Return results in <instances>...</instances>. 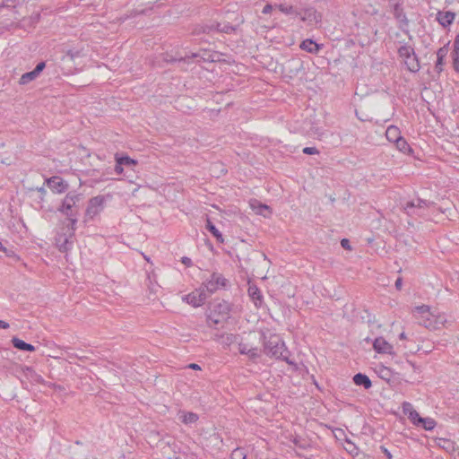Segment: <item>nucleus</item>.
Instances as JSON below:
<instances>
[{
  "label": "nucleus",
  "mask_w": 459,
  "mask_h": 459,
  "mask_svg": "<svg viewBox=\"0 0 459 459\" xmlns=\"http://www.w3.org/2000/svg\"><path fill=\"white\" fill-rule=\"evenodd\" d=\"M413 313L419 324L429 330H439L441 327L450 325L445 313L437 309L432 310L427 305L415 307Z\"/></svg>",
  "instance_id": "nucleus-1"
},
{
  "label": "nucleus",
  "mask_w": 459,
  "mask_h": 459,
  "mask_svg": "<svg viewBox=\"0 0 459 459\" xmlns=\"http://www.w3.org/2000/svg\"><path fill=\"white\" fill-rule=\"evenodd\" d=\"M76 218H69L66 227L63 228L56 237V246L60 252L66 253L73 248Z\"/></svg>",
  "instance_id": "nucleus-2"
},
{
  "label": "nucleus",
  "mask_w": 459,
  "mask_h": 459,
  "mask_svg": "<svg viewBox=\"0 0 459 459\" xmlns=\"http://www.w3.org/2000/svg\"><path fill=\"white\" fill-rule=\"evenodd\" d=\"M264 351L267 355L274 357L276 359H281L288 363L291 364V361L288 360V353L284 342L281 341L279 335L271 334L264 342Z\"/></svg>",
  "instance_id": "nucleus-3"
},
{
  "label": "nucleus",
  "mask_w": 459,
  "mask_h": 459,
  "mask_svg": "<svg viewBox=\"0 0 459 459\" xmlns=\"http://www.w3.org/2000/svg\"><path fill=\"white\" fill-rule=\"evenodd\" d=\"M110 198V195H97L91 198L86 209V216L90 219H93L95 216L100 214L103 211L107 200Z\"/></svg>",
  "instance_id": "nucleus-4"
},
{
  "label": "nucleus",
  "mask_w": 459,
  "mask_h": 459,
  "mask_svg": "<svg viewBox=\"0 0 459 459\" xmlns=\"http://www.w3.org/2000/svg\"><path fill=\"white\" fill-rule=\"evenodd\" d=\"M227 281H228L221 274L213 273L211 276V279L207 281L204 286H202V288L205 290L209 297L220 288L225 287Z\"/></svg>",
  "instance_id": "nucleus-5"
},
{
  "label": "nucleus",
  "mask_w": 459,
  "mask_h": 459,
  "mask_svg": "<svg viewBox=\"0 0 459 459\" xmlns=\"http://www.w3.org/2000/svg\"><path fill=\"white\" fill-rule=\"evenodd\" d=\"M208 299V294L202 287L183 297V300L193 307L202 306Z\"/></svg>",
  "instance_id": "nucleus-6"
},
{
  "label": "nucleus",
  "mask_w": 459,
  "mask_h": 459,
  "mask_svg": "<svg viewBox=\"0 0 459 459\" xmlns=\"http://www.w3.org/2000/svg\"><path fill=\"white\" fill-rule=\"evenodd\" d=\"M78 201H79V196L77 195L68 194L65 197L62 206L59 208V211L67 216V220L69 218H74L71 210L74 206L76 202H78Z\"/></svg>",
  "instance_id": "nucleus-7"
},
{
  "label": "nucleus",
  "mask_w": 459,
  "mask_h": 459,
  "mask_svg": "<svg viewBox=\"0 0 459 459\" xmlns=\"http://www.w3.org/2000/svg\"><path fill=\"white\" fill-rule=\"evenodd\" d=\"M300 19L309 24H317L321 22V14L316 12L313 7H308L300 13Z\"/></svg>",
  "instance_id": "nucleus-8"
},
{
  "label": "nucleus",
  "mask_w": 459,
  "mask_h": 459,
  "mask_svg": "<svg viewBox=\"0 0 459 459\" xmlns=\"http://www.w3.org/2000/svg\"><path fill=\"white\" fill-rule=\"evenodd\" d=\"M373 348L377 353L393 354L394 347L383 337L376 338L373 342Z\"/></svg>",
  "instance_id": "nucleus-9"
},
{
  "label": "nucleus",
  "mask_w": 459,
  "mask_h": 459,
  "mask_svg": "<svg viewBox=\"0 0 459 459\" xmlns=\"http://www.w3.org/2000/svg\"><path fill=\"white\" fill-rule=\"evenodd\" d=\"M212 30H216L219 32L230 33L235 30V27L230 25L229 23H212L210 26H205L203 28V32H210Z\"/></svg>",
  "instance_id": "nucleus-10"
},
{
  "label": "nucleus",
  "mask_w": 459,
  "mask_h": 459,
  "mask_svg": "<svg viewBox=\"0 0 459 459\" xmlns=\"http://www.w3.org/2000/svg\"><path fill=\"white\" fill-rule=\"evenodd\" d=\"M48 186L56 193H63L67 188V185L58 177L48 179Z\"/></svg>",
  "instance_id": "nucleus-11"
},
{
  "label": "nucleus",
  "mask_w": 459,
  "mask_h": 459,
  "mask_svg": "<svg viewBox=\"0 0 459 459\" xmlns=\"http://www.w3.org/2000/svg\"><path fill=\"white\" fill-rule=\"evenodd\" d=\"M250 207L256 214L263 215L264 217H269L272 213L270 207L266 204L259 203L257 200L250 201Z\"/></svg>",
  "instance_id": "nucleus-12"
},
{
  "label": "nucleus",
  "mask_w": 459,
  "mask_h": 459,
  "mask_svg": "<svg viewBox=\"0 0 459 459\" xmlns=\"http://www.w3.org/2000/svg\"><path fill=\"white\" fill-rule=\"evenodd\" d=\"M248 295L255 302V307H259L263 303V296L260 290L255 285H250L248 288Z\"/></svg>",
  "instance_id": "nucleus-13"
},
{
  "label": "nucleus",
  "mask_w": 459,
  "mask_h": 459,
  "mask_svg": "<svg viewBox=\"0 0 459 459\" xmlns=\"http://www.w3.org/2000/svg\"><path fill=\"white\" fill-rule=\"evenodd\" d=\"M403 61L404 62L409 71L416 73L420 70V63L414 52Z\"/></svg>",
  "instance_id": "nucleus-14"
},
{
  "label": "nucleus",
  "mask_w": 459,
  "mask_h": 459,
  "mask_svg": "<svg viewBox=\"0 0 459 459\" xmlns=\"http://www.w3.org/2000/svg\"><path fill=\"white\" fill-rule=\"evenodd\" d=\"M437 19L442 26L446 27L453 22L455 13L452 12H438Z\"/></svg>",
  "instance_id": "nucleus-15"
},
{
  "label": "nucleus",
  "mask_w": 459,
  "mask_h": 459,
  "mask_svg": "<svg viewBox=\"0 0 459 459\" xmlns=\"http://www.w3.org/2000/svg\"><path fill=\"white\" fill-rule=\"evenodd\" d=\"M353 381L357 385H361L365 389H369L372 385L369 377L364 374L358 373L353 377Z\"/></svg>",
  "instance_id": "nucleus-16"
},
{
  "label": "nucleus",
  "mask_w": 459,
  "mask_h": 459,
  "mask_svg": "<svg viewBox=\"0 0 459 459\" xmlns=\"http://www.w3.org/2000/svg\"><path fill=\"white\" fill-rule=\"evenodd\" d=\"M282 13L286 15H295L299 16L300 15V12L298 11V9L293 6L292 4H287L286 3H282L280 4L275 5Z\"/></svg>",
  "instance_id": "nucleus-17"
},
{
  "label": "nucleus",
  "mask_w": 459,
  "mask_h": 459,
  "mask_svg": "<svg viewBox=\"0 0 459 459\" xmlns=\"http://www.w3.org/2000/svg\"><path fill=\"white\" fill-rule=\"evenodd\" d=\"M300 48L309 53L316 54L320 50L321 46L312 39H306L300 44Z\"/></svg>",
  "instance_id": "nucleus-18"
},
{
  "label": "nucleus",
  "mask_w": 459,
  "mask_h": 459,
  "mask_svg": "<svg viewBox=\"0 0 459 459\" xmlns=\"http://www.w3.org/2000/svg\"><path fill=\"white\" fill-rule=\"evenodd\" d=\"M11 342H12L13 345L18 350L27 351H35V347L33 345L27 343L24 341H22L17 337H13Z\"/></svg>",
  "instance_id": "nucleus-19"
},
{
  "label": "nucleus",
  "mask_w": 459,
  "mask_h": 459,
  "mask_svg": "<svg viewBox=\"0 0 459 459\" xmlns=\"http://www.w3.org/2000/svg\"><path fill=\"white\" fill-rule=\"evenodd\" d=\"M453 66L454 69L459 72V34L455 37L454 41V50H453Z\"/></svg>",
  "instance_id": "nucleus-20"
},
{
  "label": "nucleus",
  "mask_w": 459,
  "mask_h": 459,
  "mask_svg": "<svg viewBox=\"0 0 459 459\" xmlns=\"http://www.w3.org/2000/svg\"><path fill=\"white\" fill-rule=\"evenodd\" d=\"M385 136L389 142L395 143L397 140H399L402 136L400 135V130L397 126H390L386 129Z\"/></svg>",
  "instance_id": "nucleus-21"
},
{
  "label": "nucleus",
  "mask_w": 459,
  "mask_h": 459,
  "mask_svg": "<svg viewBox=\"0 0 459 459\" xmlns=\"http://www.w3.org/2000/svg\"><path fill=\"white\" fill-rule=\"evenodd\" d=\"M25 377L31 382L42 383L43 378L31 368L26 367L23 370Z\"/></svg>",
  "instance_id": "nucleus-22"
},
{
  "label": "nucleus",
  "mask_w": 459,
  "mask_h": 459,
  "mask_svg": "<svg viewBox=\"0 0 459 459\" xmlns=\"http://www.w3.org/2000/svg\"><path fill=\"white\" fill-rule=\"evenodd\" d=\"M179 419L185 424H192L197 421L198 415L194 412L180 411Z\"/></svg>",
  "instance_id": "nucleus-23"
},
{
  "label": "nucleus",
  "mask_w": 459,
  "mask_h": 459,
  "mask_svg": "<svg viewBox=\"0 0 459 459\" xmlns=\"http://www.w3.org/2000/svg\"><path fill=\"white\" fill-rule=\"evenodd\" d=\"M206 229L213 235V237L216 238L218 242H224L222 234L217 230V228L212 224V222L209 219H207Z\"/></svg>",
  "instance_id": "nucleus-24"
},
{
  "label": "nucleus",
  "mask_w": 459,
  "mask_h": 459,
  "mask_svg": "<svg viewBox=\"0 0 459 459\" xmlns=\"http://www.w3.org/2000/svg\"><path fill=\"white\" fill-rule=\"evenodd\" d=\"M197 57H200L201 59H203L204 61L209 59L208 57L201 56L199 53H192L191 56H186L184 57H179V58H173V57H170L169 59L166 58L165 61L166 62H178V63L184 62L185 63V62H188V60L190 58H197Z\"/></svg>",
  "instance_id": "nucleus-25"
},
{
  "label": "nucleus",
  "mask_w": 459,
  "mask_h": 459,
  "mask_svg": "<svg viewBox=\"0 0 459 459\" xmlns=\"http://www.w3.org/2000/svg\"><path fill=\"white\" fill-rule=\"evenodd\" d=\"M428 206V204L425 200H422V199H417V200H413V201H411V202H408L405 206H404V210L410 213V210L412 209V208H424V207H427Z\"/></svg>",
  "instance_id": "nucleus-26"
},
{
  "label": "nucleus",
  "mask_w": 459,
  "mask_h": 459,
  "mask_svg": "<svg viewBox=\"0 0 459 459\" xmlns=\"http://www.w3.org/2000/svg\"><path fill=\"white\" fill-rule=\"evenodd\" d=\"M38 77L39 75L34 71L25 73L21 76L19 80V84L26 85L29 82L36 80Z\"/></svg>",
  "instance_id": "nucleus-27"
},
{
  "label": "nucleus",
  "mask_w": 459,
  "mask_h": 459,
  "mask_svg": "<svg viewBox=\"0 0 459 459\" xmlns=\"http://www.w3.org/2000/svg\"><path fill=\"white\" fill-rule=\"evenodd\" d=\"M419 426L422 427L426 430H431L436 426V421L431 418H420L419 419Z\"/></svg>",
  "instance_id": "nucleus-28"
},
{
  "label": "nucleus",
  "mask_w": 459,
  "mask_h": 459,
  "mask_svg": "<svg viewBox=\"0 0 459 459\" xmlns=\"http://www.w3.org/2000/svg\"><path fill=\"white\" fill-rule=\"evenodd\" d=\"M394 15L401 22H403L404 24L408 23V20H407L404 13H403V8L399 4H395L394 5Z\"/></svg>",
  "instance_id": "nucleus-29"
},
{
  "label": "nucleus",
  "mask_w": 459,
  "mask_h": 459,
  "mask_svg": "<svg viewBox=\"0 0 459 459\" xmlns=\"http://www.w3.org/2000/svg\"><path fill=\"white\" fill-rule=\"evenodd\" d=\"M394 143L397 149L403 153H409L411 151L410 145L403 137L397 140Z\"/></svg>",
  "instance_id": "nucleus-30"
},
{
  "label": "nucleus",
  "mask_w": 459,
  "mask_h": 459,
  "mask_svg": "<svg viewBox=\"0 0 459 459\" xmlns=\"http://www.w3.org/2000/svg\"><path fill=\"white\" fill-rule=\"evenodd\" d=\"M414 49L410 46H402L398 49L400 57L403 60L408 57L411 54H413Z\"/></svg>",
  "instance_id": "nucleus-31"
},
{
  "label": "nucleus",
  "mask_w": 459,
  "mask_h": 459,
  "mask_svg": "<svg viewBox=\"0 0 459 459\" xmlns=\"http://www.w3.org/2000/svg\"><path fill=\"white\" fill-rule=\"evenodd\" d=\"M116 160L117 163H120V165H123V166H131V165H135L137 163V161L135 160H133L127 156L117 157L116 159Z\"/></svg>",
  "instance_id": "nucleus-32"
},
{
  "label": "nucleus",
  "mask_w": 459,
  "mask_h": 459,
  "mask_svg": "<svg viewBox=\"0 0 459 459\" xmlns=\"http://www.w3.org/2000/svg\"><path fill=\"white\" fill-rule=\"evenodd\" d=\"M231 459H247V454L243 448H236L231 453Z\"/></svg>",
  "instance_id": "nucleus-33"
},
{
  "label": "nucleus",
  "mask_w": 459,
  "mask_h": 459,
  "mask_svg": "<svg viewBox=\"0 0 459 459\" xmlns=\"http://www.w3.org/2000/svg\"><path fill=\"white\" fill-rule=\"evenodd\" d=\"M261 351L257 347H252L247 356L250 359L255 360L260 357Z\"/></svg>",
  "instance_id": "nucleus-34"
},
{
  "label": "nucleus",
  "mask_w": 459,
  "mask_h": 459,
  "mask_svg": "<svg viewBox=\"0 0 459 459\" xmlns=\"http://www.w3.org/2000/svg\"><path fill=\"white\" fill-rule=\"evenodd\" d=\"M407 416L414 425L419 426V419L421 417L415 410L411 411Z\"/></svg>",
  "instance_id": "nucleus-35"
},
{
  "label": "nucleus",
  "mask_w": 459,
  "mask_h": 459,
  "mask_svg": "<svg viewBox=\"0 0 459 459\" xmlns=\"http://www.w3.org/2000/svg\"><path fill=\"white\" fill-rule=\"evenodd\" d=\"M251 348H252V346H250L247 343H239V345H238V351L241 354L247 355V353L250 352Z\"/></svg>",
  "instance_id": "nucleus-36"
},
{
  "label": "nucleus",
  "mask_w": 459,
  "mask_h": 459,
  "mask_svg": "<svg viewBox=\"0 0 459 459\" xmlns=\"http://www.w3.org/2000/svg\"><path fill=\"white\" fill-rule=\"evenodd\" d=\"M414 409H413V406L411 405V403H410L408 402H405L403 403V411L405 415L410 414V412L412 411Z\"/></svg>",
  "instance_id": "nucleus-37"
},
{
  "label": "nucleus",
  "mask_w": 459,
  "mask_h": 459,
  "mask_svg": "<svg viewBox=\"0 0 459 459\" xmlns=\"http://www.w3.org/2000/svg\"><path fill=\"white\" fill-rule=\"evenodd\" d=\"M303 152L305 154L312 155V154H318L319 151L316 147H305L303 149Z\"/></svg>",
  "instance_id": "nucleus-38"
},
{
  "label": "nucleus",
  "mask_w": 459,
  "mask_h": 459,
  "mask_svg": "<svg viewBox=\"0 0 459 459\" xmlns=\"http://www.w3.org/2000/svg\"><path fill=\"white\" fill-rule=\"evenodd\" d=\"M446 54H447V49L445 47L440 48L437 52V57L438 59H444L446 57Z\"/></svg>",
  "instance_id": "nucleus-39"
},
{
  "label": "nucleus",
  "mask_w": 459,
  "mask_h": 459,
  "mask_svg": "<svg viewBox=\"0 0 459 459\" xmlns=\"http://www.w3.org/2000/svg\"><path fill=\"white\" fill-rule=\"evenodd\" d=\"M46 67V64L45 62H39L35 69L33 70L38 75H39V74L44 70V68Z\"/></svg>",
  "instance_id": "nucleus-40"
},
{
  "label": "nucleus",
  "mask_w": 459,
  "mask_h": 459,
  "mask_svg": "<svg viewBox=\"0 0 459 459\" xmlns=\"http://www.w3.org/2000/svg\"><path fill=\"white\" fill-rule=\"evenodd\" d=\"M443 65H444V62H443V59H437V63H436V65H435V70L439 74L443 71Z\"/></svg>",
  "instance_id": "nucleus-41"
},
{
  "label": "nucleus",
  "mask_w": 459,
  "mask_h": 459,
  "mask_svg": "<svg viewBox=\"0 0 459 459\" xmlns=\"http://www.w3.org/2000/svg\"><path fill=\"white\" fill-rule=\"evenodd\" d=\"M293 443L299 446V447H301V448H305L306 447V443L302 442V440L300 438H298V437H294L293 439Z\"/></svg>",
  "instance_id": "nucleus-42"
},
{
  "label": "nucleus",
  "mask_w": 459,
  "mask_h": 459,
  "mask_svg": "<svg viewBox=\"0 0 459 459\" xmlns=\"http://www.w3.org/2000/svg\"><path fill=\"white\" fill-rule=\"evenodd\" d=\"M0 251L5 253L7 256H12L13 252L11 250H8L6 247L3 246V244L0 242Z\"/></svg>",
  "instance_id": "nucleus-43"
},
{
  "label": "nucleus",
  "mask_w": 459,
  "mask_h": 459,
  "mask_svg": "<svg viewBox=\"0 0 459 459\" xmlns=\"http://www.w3.org/2000/svg\"><path fill=\"white\" fill-rule=\"evenodd\" d=\"M273 6L270 4H267L264 6V9H263V13L264 14H268L272 12Z\"/></svg>",
  "instance_id": "nucleus-44"
},
{
  "label": "nucleus",
  "mask_w": 459,
  "mask_h": 459,
  "mask_svg": "<svg viewBox=\"0 0 459 459\" xmlns=\"http://www.w3.org/2000/svg\"><path fill=\"white\" fill-rule=\"evenodd\" d=\"M341 245L345 249H351L350 242L347 238H343L341 240Z\"/></svg>",
  "instance_id": "nucleus-45"
},
{
  "label": "nucleus",
  "mask_w": 459,
  "mask_h": 459,
  "mask_svg": "<svg viewBox=\"0 0 459 459\" xmlns=\"http://www.w3.org/2000/svg\"><path fill=\"white\" fill-rule=\"evenodd\" d=\"M357 448L355 447V446L352 444V443H350L348 442V447H346V450L351 453V454H353L354 453V450H356Z\"/></svg>",
  "instance_id": "nucleus-46"
},
{
  "label": "nucleus",
  "mask_w": 459,
  "mask_h": 459,
  "mask_svg": "<svg viewBox=\"0 0 459 459\" xmlns=\"http://www.w3.org/2000/svg\"><path fill=\"white\" fill-rule=\"evenodd\" d=\"M182 263H183L185 265H186V266H191V265H192V261H191V259H190V258H188V257H186V256L182 257Z\"/></svg>",
  "instance_id": "nucleus-47"
},
{
  "label": "nucleus",
  "mask_w": 459,
  "mask_h": 459,
  "mask_svg": "<svg viewBox=\"0 0 459 459\" xmlns=\"http://www.w3.org/2000/svg\"><path fill=\"white\" fill-rule=\"evenodd\" d=\"M115 171L117 172V174H121L123 172V165H120V163L117 162L115 166Z\"/></svg>",
  "instance_id": "nucleus-48"
},
{
  "label": "nucleus",
  "mask_w": 459,
  "mask_h": 459,
  "mask_svg": "<svg viewBox=\"0 0 459 459\" xmlns=\"http://www.w3.org/2000/svg\"><path fill=\"white\" fill-rule=\"evenodd\" d=\"M380 448H381V450L383 451V453L385 454V455L386 456L387 459H392L391 453L385 447L381 446Z\"/></svg>",
  "instance_id": "nucleus-49"
},
{
  "label": "nucleus",
  "mask_w": 459,
  "mask_h": 459,
  "mask_svg": "<svg viewBox=\"0 0 459 459\" xmlns=\"http://www.w3.org/2000/svg\"><path fill=\"white\" fill-rule=\"evenodd\" d=\"M0 328L2 329H7L9 328V324L5 321L0 320Z\"/></svg>",
  "instance_id": "nucleus-50"
},
{
  "label": "nucleus",
  "mask_w": 459,
  "mask_h": 459,
  "mask_svg": "<svg viewBox=\"0 0 459 459\" xmlns=\"http://www.w3.org/2000/svg\"><path fill=\"white\" fill-rule=\"evenodd\" d=\"M395 287L397 290H401V288H402V279L401 278H398L395 281Z\"/></svg>",
  "instance_id": "nucleus-51"
},
{
  "label": "nucleus",
  "mask_w": 459,
  "mask_h": 459,
  "mask_svg": "<svg viewBox=\"0 0 459 459\" xmlns=\"http://www.w3.org/2000/svg\"><path fill=\"white\" fill-rule=\"evenodd\" d=\"M189 368H192V369H201L200 366L195 364V363H192L188 366Z\"/></svg>",
  "instance_id": "nucleus-52"
},
{
  "label": "nucleus",
  "mask_w": 459,
  "mask_h": 459,
  "mask_svg": "<svg viewBox=\"0 0 459 459\" xmlns=\"http://www.w3.org/2000/svg\"><path fill=\"white\" fill-rule=\"evenodd\" d=\"M66 55H67L68 56H70V58H71L72 60H73V59L75 57V56H76L74 53H73V51H72V50H68V51H67V53H66Z\"/></svg>",
  "instance_id": "nucleus-53"
},
{
  "label": "nucleus",
  "mask_w": 459,
  "mask_h": 459,
  "mask_svg": "<svg viewBox=\"0 0 459 459\" xmlns=\"http://www.w3.org/2000/svg\"><path fill=\"white\" fill-rule=\"evenodd\" d=\"M399 338H400V340H405L407 338L405 333H403V332L401 333L399 335Z\"/></svg>",
  "instance_id": "nucleus-54"
},
{
  "label": "nucleus",
  "mask_w": 459,
  "mask_h": 459,
  "mask_svg": "<svg viewBox=\"0 0 459 459\" xmlns=\"http://www.w3.org/2000/svg\"><path fill=\"white\" fill-rule=\"evenodd\" d=\"M138 188H139V186H138V187H136V188H134V189L133 190V195H135V192L138 190Z\"/></svg>",
  "instance_id": "nucleus-55"
},
{
  "label": "nucleus",
  "mask_w": 459,
  "mask_h": 459,
  "mask_svg": "<svg viewBox=\"0 0 459 459\" xmlns=\"http://www.w3.org/2000/svg\"><path fill=\"white\" fill-rule=\"evenodd\" d=\"M365 341L368 342H371L370 338H368V337L366 338Z\"/></svg>",
  "instance_id": "nucleus-56"
},
{
  "label": "nucleus",
  "mask_w": 459,
  "mask_h": 459,
  "mask_svg": "<svg viewBox=\"0 0 459 459\" xmlns=\"http://www.w3.org/2000/svg\"><path fill=\"white\" fill-rule=\"evenodd\" d=\"M144 259H145L146 261H148V262L150 261L149 257H147V256H144Z\"/></svg>",
  "instance_id": "nucleus-57"
},
{
  "label": "nucleus",
  "mask_w": 459,
  "mask_h": 459,
  "mask_svg": "<svg viewBox=\"0 0 459 459\" xmlns=\"http://www.w3.org/2000/svg\"><path fill=\"white\" fill-rule=\"evenodd\" d=\"M39 191L45 193V190L43 188H40Z\"/></svg>",
  "instance_id": "nucleus-58"
}]
</instances>
